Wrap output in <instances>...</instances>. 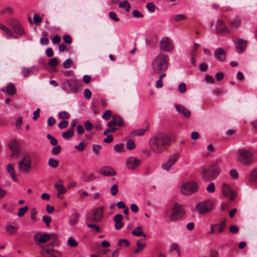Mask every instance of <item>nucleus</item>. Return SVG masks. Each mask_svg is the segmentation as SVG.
I'll return each mask as SVG.
<instances>
[{
	"instance_id": "obj_50",
	"label": "nucleus",
	"mask_w": 257,
	"mask_h": 257,
	"mask_svg": "<svg viewBox=\"0 0 257 257\" xmlns=\"http://www.w3.org/2000/svg\"><path fill=\"white\" fill-rule=\"evenodd\" d=\"M199 46H200V45L198 44H197V43L194 44L193 47V49H192L191 53V56L196 57L197 51V50H198V48L199 47Z\"/></svg>"
},
{
	"instance_id": "obj_33",
	"label": "nucleus",
	"mask_w": 257,
	"mask_h": 257,
	"mask_svg": "<svg viewBox=\"0 0 257 257\" xmlns=\"http://www.w3.org/2000/svg\"><path fill=\"white\" fill-rule=\"evenodd\" d=\"M18 230V227L12 225H7L6 226V232L10 235H13Z\"/></svg>"
},
{
	"instance_id": "obj_49",
	"label": "nucleus",
	"mask_w": 257,
	"mask_h": 257,
	"mask_svg": "<svg viewBox=\"0 0 257 257\" xmlns=\"http://www.w3.org/2000/svg\"><path fill=\"white\" fill-rule=\"evenodd\" d=\"M47 139L50 141V142L51 144V145H52L53 146H56L57 145V140L52 136H51L50 134H48L47 135Z\"/></svg>"
},
{
	"instance_id": "obj_15",
	"label": "nucleus",
	"mask_w": 257,
	"mask_h": 257,
	"mask_svg": "<svg viewBox=\"0 0 257 257\" xmlns=\"http://www.w3.org/2000/svg\"><path fill=\"white\" fill-rule=\"evenodd\" d=\"M91 212L93 216V218H88L87 219V220L99 222L103 217V210L102 207H99L95 209H92Z\"/></svg>"
},
{
	"instance_id": "obj_29",
	"label": "nucleus",
	"mask_w": 257,
	"mask_h": 257,
	"mask_svg": "<svg viewBox=\"0 0 257 257\" xmlns=\"http://www.w3.org/2000/svg\"><path fill=\"white\" fill-rule=\"evenodd\" d=\"M7 170L8 172L10 173L13 180L16 182L18 181V179L15 174L14 168L12 164H9L8 165Z\"/></svg>"
},
{
	"instance_id": "obj_27",
	"label": "nucleus",
	"mask_w": 257,
	"mask_h": 257,
	"mask_svg": "<svg viewBox=\"0 0 257 257\" xmlns=\"http://www.w3.org/2000/svg\"><path fill=\"white\" fill-rule=\"evenodd\" d=\"M216 233L222 232L225 227V221H223L219 223L213 224Z\"/></svg>"
},
{
	"instance_id": "obj_61",
	"label": "nucleus",
	"mask_w": 257,
	"mask_h": 257,
	"mask_svg": "<svg viewBox=\"0 0 257 257\" xmlns=\"http://www.w3.org/2000/svg\"><path fill=\"white\" fill-rule=\"evenodd\" d=\"M58 64L57 59L55 58H53L50 59L49 62V65L51 67H55Z\"/></svg>"
},
{
	"instance_id": "obj_6",
	"label": "nucleus",
	"mask_w": 257,
	"mask_h": 257,
	"mask_svg": "<svg viewBox=\"0 0 257 257\" xmlns=\"http://www.w3.org/2000/svg\"><path fill=\"white\" fill-rule=\"evenodd\" d=\"M79 87L78 81L76 79L67 80L62 83L63 89L67 93L76 92Z\"/></svg>"
},
{
	"instance_id": "obj_63",
	"label": "nucleus",
	"mask_w": 257,
	"mask_h": 257,
	"mask_svg": "<svg viewBox=\"0 0 257 257\" xmlns=\"http://www.w3.org/2000/svg\"><path fill=\"white\" fill-rule=\"evenodd\" d=\"M119 245L127 247L130 245V242L125 239H121L119 241Z\"/></svg>"
},
{
	"instance_id": "obj_20",
	"label": "nucleus",
	"mask_w": 257,
	"mask_h": 257,
	"mask_svg": "<svg viewBox=\"0 0 257 257\" xmlns=\"http://www.w3.org/2000/svg\"><path fill=\"white\" fill-rule=\"evenodd\" d=\"M241 21L240 18L236 17L231 19L228 22V26L230 30H234L240 26Z\"/></svg>"
},
{
	"instance_id": "obj_46",
	"label": "nucleus",
	"mask_w": 257,
	"mask_h": 257,
	"mask_svg": "<svg viewBox=\"0 0 257 257\" xmlns=\"http://www.w3.org/2000/svg\"><path fill=\"white\" fill-rule=\"evenodd\" d=\"M58 116L60 119H66L70 117V114L66 111H62L59 113Z\"/></svg>"
},
{
	"instance_id": "obj_31",
	"label": "nucleus",
	"mask_w": 257,
	"mask_h": 257,
	"mask_svg": "<svg viewBox=\"0 0 257 257\" xmlns=\"http://www.w3.org/2000/svg\"><path fill=\"white\" fill-rule=\"evenodd\" d=\"M74 134V130L73 128H70L66 132H64L62 134V137L63 139L68 140L72 138Z\"/></svg>"
},
{
	"instance_id": "obj_64",
	"label": "nucleus",
	"mask_w": 257,
	"mask_h": 257,
	"mask_svg": "<svg viewBox=\"0 0 257 257\" xmlns=\"http://www.w3.org/2000/svg\"><path fill=\"white\" fill-rule=\"evenodd\" d=\"M133 17L137 18H143V15L137 10H135L132 12Z\"/></svg>"
},
{
	"instance_id": "obj_58",
	"label": "nucleus",
	"mask_w": 257,
	"mask_h": 257,
	"mask_svg": "<svg viewBox=\"0 0 257 257\" xmlns=\"http://www.w3.org/2000/svg\"><path fill=\"white\" fill-rule=\"evenodd\" d=\"M61 150V147L60 145L57 146L52 149L51 153L54 155H56L60 152Z\"/></svg>"
},
{
	"instance_id": "obj_13",
	"label": "nucleus",
	"mask_w": 257,
	"mask_h": 257,
	"mask_svg": "<svg viewBox=\"0 0 257 257\" xmlns=\"http://www.w3.org/2000/svg\"><path fill=\"white\" fill-rule=\"evenodd\" d=\"M180 157L179 153H175L171 155L168 160L162 165V168L167 171H169L171 167L174 165Z\"/></svg>"
},
{
	"instance_id": "obj_21",
	"label": "nucleus",
	"mask_w": 257,
	"mask_h": 257,
	"mask_svg": "<svg viewBox=\"0 0 257 257\" xmlns=\"http://www.w3.org/2000/svg\"><path fill=\"white\" fill-rule=\"evenodd\" d=\"M215 57L219 61H223L225 59L226 54L225 50L221 48H218L214 52Z\"/></svg>"
},
{
	"instance_id": "obj_26",
	"label": "nucleus",
	"mask_w": 257,
	"mask_h": 257,
	"mask_svg": "<svg viewBox=\"0 0 257 257\" xmlns=\"http://www.w3.org/2000/svg\"><path fill=\"white\" fill-rule=\"evenodd\" d=\"M9 147L12 150V153L11 154L12 157L18 158L20 151V148L18 145V143L15 141L13 145H10Z\"/></svg>"
},
{
	"instance_id": "obj_51",
	"label": "nucleus",
	"mask_w": 257,
	"mask_h": 257,
	"mask_svg": "<svg viewBox=\"0 0 257 257\" xmlns=\"http://www.w3.org/2000/svg\"><path fill=\"white\" fill-rule=\"evenodd\" d=\"M28 208L27 206H24L23 207L21 208L18 212V216L19 217H22L27 212Z\"/></svg>"
},
{
	"instance_id": "obj_57",
	"label": "nucleus",
	"mask_w": 257,
	"mask_h": 257,
	"mask_svg": "<svg viewBox=\"0 0 257 257\" xmlns=\"http://www.w3.org/2000/svg\"><path fill=\"white\" fill-rule=\"evenodd\" d=\"M111 115V111L110 110H106L104 113L103 114L102 117L103 119L108 120Z\"/></svg>"
},
{
	"instance_id": "obj_56",
	"label": "nucleus",
	"mask_w": 257,
	"mask_h": 257,
	"mask_svg": "<svg viewBox=\"0 0 257 257\" xmlns=\"http://www.w3.org/2000/svg\"><path fill=\"white\" fill-rule=\"evenodd\" d=\"M178 90L181 93H183L186 91V86L185 83L182 82L179 85Z\"/></svg>"
},
{
	"instance_id": "obj_25",
	"label": "nucleus",
	"mask_w": 257,
	"mask_h": 257,
	"mask_svg": "<svg viewBox=\"0 0 257 257\" xmlns=\"http://www.w3.org/2000/svg\"><path fill=\"white\" fill-rule=\"evenodd\" d=\"M55 188L59 192L57 195V197L60 198V195L65 193L66 190L64 186L63 185V181L62 180H59L57 183L55 184Z\"/></svg>"
},
{
	"instance_id": "obj_11",
	"label": "nucleus",
	"mask_w": 257,
	"mask_h": 257,
	"mask_svg": "<svg viewBox=\"0 0 257 257\" xmlns=\"http://www.w3.org/2000/svg\"><path fill=\"white\" fill-rule=\"evenodd\" d=\"M142 163V160L136 157L132 156L126 159L125 163L127 168L130 170L137 169Z\"/></svg>"
},
{
	"instance_id": "obj_17",
	"label": "nucleus",
	"mask_w": 257,
	"mask_h": 257,
	"mask_svg": "<svg viewBox=\"0 0 257 257\" xmlns=\"http://www.w3.org/2000/svg\"><path fill=\"white\" fill-rule=\"evenodd\" d=\"M51 238V236L48 233L42 234L40 232L35 233L34 235V241L38 243H44L48 241Z\"/></svg>"
},
{
	"instance_id": "obj_1",
	"label": "nucleus",
	"mask_w": 257,
	"mask_h": 257,
	"mask_svg": "<svg viewBox=\"0 0 257 257\" xmlns=\"http://www.w3.org/2000/svg\"><path fill=\"white\" fill-rule=\"evenodd\" d=\"M170 139L168 136L162 132L154 135L149 141L151 150L156 154L163 153L167 147L170 145Z\"/></svg>"
},
{
	"instance_id": "obj_40",
	"label": "nucleus",
	"mask_w": 257,
	"mask_h": 257,
	"mask_svg": "<svg viewBox=\"0 0 257 257\" xmlns=\"http://www.w3.org/2000/svg\"><path fill=\"white\" fill-rule=\"evenodd\" d=\"M187 17L183 14L176 15L172 17V20L175 22H179L186 20Z\"/></svg>"
},
{
	"instance_id": "obj_43",
	"label": "nucleus",
	"mask_w": 257,
	"mask_h": 257,
	"mask_svg": "<svg viewBox=\"0 0 257 257\" xmlns=\"http://www.w3.org/2000/svg\"><path fill=\"white\" fill-rule=\"evenodd\" d=\"M13 13V10L10 7H7L0 11V15H2L5 14L12 15Z\"/></svg>"
},
{
	"instance_id": "obj_7",
	"label": "nucleus",
	"mask_w": 257,
	"mask_h": 257,
	"mask_svg": "<svg viewBox=\"0 0 257 257\" xmlns=\"http://www.w3.org/2000/svg\"><path fill=\"white\" fill-rule=\"evenodd\" d=\"M198 189V185L195 182L191 181L184 183L180 187V191L185 195H190L195 193Z\"/></svg>"
},
{
	"instance_id": "obj_32",
	"label": "nucleus",
	"mask_w": 257,
	"mask_h": 257,
	"mask_svg": "<svg viewBox=\"0 0 257 257\" xmlns=\"http://www.w3.org/2000/svg\"><path fill=\"white\" fill-rule=\"evenodd\" d=\"M142 227L138 226L132 232V233L136 236H143L144 238L146 237V235L142 231Z\"/></svg>"
},
{
	"instance_id": "obj_48",
	"label": "nucleus",
	"mask_w": 257,
	"mask_h": 257,
	"mask_svg": "<svg viewBox=\"0 0 257 257\" xmlns=\"http://www.w3.org/2000/svg\"><path fill=\"white\" fill-rule=\"evenodd\" d=\"M101 149V147L98 145H92V150L95 155H98L99 152Z\"/></svg>"
},
{
	"instance_id": "obj_8",
	"label": "nucleus",
	"mask_w": 257,
	"mask_h": 257,
	"mask_svg": "<svg viewBox=\"0 0 257 257\" xmlns=\"http://www.w3.org/2000/svg\"><path fill=\"white\" fill-rule=\"evenodd\" d=\"M20 170L25 174L29 173L31 171V157L29 155H25L22 161L19 163Z\"/></svg>"
},
{
	"instance_id": "obj_12",
	"label": "nucleus",
	"mask_w": 257,
	"mask_h": 257,
	"mask_svg": "<svg viewBox=\"0 0 257 257\" xmlns=\"http://www.w3.org/2000/svg\"><path fill=\"white\" fill-rule=\"evenodd\" d=\"M221 192L222 195L229 199L233 200L236 197V193L231 188V187L226 183H223L221 187Z\"/></svg>"
},
{
	"instance_id": "obj_39",
	"label": "nucleus",
	"mask_w": 257,
	"mask_h": 257,
	"mask_svg": "<svg viewBox=\"0 0 257 257\" xmlns=\"http://www.w3.org/2000/svg\"><path fill=\"white\" fill-rule=\"evenodd\" d=\"M118 7L119 8H123L125 9L126 12H129L130 9V5L128 3V2L126 0H124L121 2H120L118 4Z\"/></svg>"
},
{
	"instance_id": "obj_19",
	"label": "nucleus",
	"mask_w": 257,
	"mask_h": 257,
	"mask_svg": "<svg viewBox=\"0 0 257 257\" xmlns=\"http://www.w3.org/2000/svg\"><path fill=\"white\" fill-rule=\"evenodd\" d=\"M100 173L105 176H113L116 175V172L112 168L106 166L101 169Z\"/></svg>"
},
{
	"instance_id": "obj_10",
	"label": "nucleus",
	"mask_w": 257,
	"mask_h": 257,
	"mask_svg": "<svg viewBox=\"0 0 257 257\" xmlns=\"http://www.w3.org/2000/svg\"><path fill=\"white\" fill-rule=\"evenodd\" d=\"M8 23L11 27L15 33L19 35H22L25 34L24 29L17 20L14 19H10L8 21Z\"/></svg>"
},
{
	"instance_id": "obj_3",
	"label": "nucleus",
	"mask_w": 257,
	"mask_h": 257,
	"mask_svg": "<svg viewBox=\"0 0 257 257\" xmlns=\"http://www.w3.org/2000/svg\"><path fill=\"white\" fill-rule=\"evenodd\" d=\"M237 161L245 166L252 164L254 160L253 153L248 149L241 148L236 152Z\"/></svg>"
},
{
	"instance_id": "obj_45",
	"label": "nucleus",
	"mask_w": 257,
	"mask_h": 257,
	"mask_svg": "<svg viewBox=\"0 0 257 257\" xmlns=\"http://www.w3.org/2000/svg\"><path fill=\"white\" fill-rule=\"evenodd\" d=\"M114 150L118 153H122L124 151V145L123 144H118L113 147Z\"/></svg>"
},
{
	"instance_id": "obj_35",
	"label": "nucleus",
	"mask_w": 257,
	"mask_h": 257,
	"mask_svg": "<svg viewBox=\"0 0 257 257\" xmlns=\"http://www.w3.org/2000/svg\"><path fill=\"white\" fill-rule=\"evenodd\" d=\"M67 244L70 247H76L78 246V243L73 237L70 236L67 239Z\"/></svg>"
},
{
	"instance_id": "obj_38",
	"label": "nucleus",
	"mask_w": 257,
	"mask_h": 257,
	"mask_svg": "<svg viewBox=\"0 0 257 257\" xmlns=\"http://www.w3.org/2000/svg\"><path fill=\"white\" fill-rule=\"evenodd\" d=\"M249 180L257 183V169H254L250 172Z\"/></svg>"
},
{
	"instance_id": "obj_52",
	"label": "nucleus",
	"mask_w": 257,
	"mask_h": 257,
	"mask_svg": "<svg viewBox=\"0 0 257 257\" xmlns=\"http://www.w3.org/2000/svg\"><path fill=\"white\" fill-rule=\"evenodd\" d=\"M109 17L111 19L116 22L119 21V19L117 17L116 14L114 12H110L109 13Z\"/></svg>"
},
{
	"instance_id": "obj_54",
	"label": "nucleus",
	"mask_w": 257,
	"mask_h": 257,
	"mask_svg": "<svg viewBox=\"0 0 257 257\" xmlns=\"http://www.w3.org/2000/svg\"><path fill=\"white\" fill-rule=\"evenodd\" d=\"M84 125L86 131H89L92 130L93 127L92 123H91L89 120H86L84 122Z\"/></svg>"
},
{
	"instance_id": "obj_4",
	"label": "nucleus",
	"mask_w": 257,
	"mask_h": 257,
	"mask_svg": "<svg viewBox=\"0 0 257 257\" xmlns=\"http://www.w3.org/2000/svg\"><path fill=\"white\" fill-rule=\"evenodd\" d=\"M219 168L214 166H210L208 167H204L202 169L201 172V178L206 181L213 179L219 173Z\"/></svg>"
},
{
	"instance_id": "obj_60",
	"label": "nucleus",
	"mask_w": 257,
	"mask_h": 257,
	"mask_svg": "<svg viewBox=\"0 0 257 257\" xmlns=\"http://www.w3.org/2000/svg\"><path fill=\"white\" fill-rule=\"evenodd\" d=\"M68 125V121L67 120H62L58 124V127L60 129L66 128Z\"/></svg>"
},
{
	"instance_id": "obj_62",
	"label": "nucleus",
	"mask_w": 257,
	"mask_h": 257,
	"mask_svg": "<svg viewBox=\"0 0 257 257\" xmlns=\"http://www.w3.org/2000/svg\"><path fill=\"white\" fill-rule=\"evenodd\" d=\"M96 179V177L95 176V175L92 173H90L86 177V179L85 180V181H86V182L92 181Z\"/></svg>"
},
{
	"instance_id": "obj_24",
	"label": "nucleus",
	"mask_w": 257,
	"mask_h": 257,
	"mask_svg": "<svg viewBox=\"0 0 257 257\" xmlns=\"http://www.w3.org/2000/svg\"><path fill=\"white\" fill-rule=\"evenodd\" d=\"M38 69L37 67L33 66L30 68H27L25 67H23L22 68V73L23 75L25 77H27L33 74L35 71H38Z\"/></svg>"
},
{
	"instance_id": "obj_41",
	"label": "nucleus",
	"mask_w": 257,
	"mask_h": 257,
	"mask_svg": "<svg viewBox=\"0 0 257 257\" xmlns=\"http://www.w3.org/2000/svg\"><path fill=\"white\" fill-rule=\"evenodd\" d=\"M114 121H115V123L117 126H122L123 124V120L122 117L118 115H114L113 116Z\"/></svg>"
},
{
	"instance_id": "obj_34",
	"label": "nucleus",
	"mask_w": 257,
	"mask_h": 257,
	"mask_svg": "<svg viewBox=\"0 0 257 257\" xmlns=\"http://www.w3.org/2000/svg\"><path fill=\"white\" fill-rule=\"evenodd\" d=\"M48 255L49 257H62V254L60 251L52 249H49Z\"/></svg>"
},
{
	"instance_id": "obj_42",
	"label": "nucleus",
	"mask_w": 257,
	"mask_h": 257,
	"mask_svg": "<svg viewBox=\"0 0 257 257\" xmlns=\"http://www.w3.org/2000/svg\"><path fill=\"white\" fill-rule=\"evenodd\" d=\"M126 148L128 150H133L136 148V145L132 140H128L126 144Z\"/></svg>"
},
{
	"instance_id": "obj_59",
	"label": "nucleus",
	"mask_w": 257,
	"mask_h": 257,
	"mask_svg": "<svg viewBox=\"0 0 257 257\" xmlns=\"http://www.w3.org/2000/svg\"><path fill=\"white\" fill-rule=\"evenodd\" d=\"M86 224L88 227L93 229L96 232H99L100 231L99 227L95 224L86 223Z\"/></svg>"
},
{
	"instance_id": "obj_36",
	"label": "nucleus",
	"mask_w": 257,
	"mask_h": 257,
	"mask_svg": "<svg viewBox=\"0 0 257 257\" xmlns=\"http://www.w3.org/2000/svg\"><path fill=\"white\" fill-rule=\"evenodd\" d=\"M79 215L77 213H74L72 215V217L69 219V223L72 226H74L78 221Z\"/></svg>"
},
{
	"instance_id": "obj_5",
	"label": "nucleus",
	"mask_w": 257,
	"mask_h": 257,
	"mask_svg": "<svg viewBox=\"0 0 257 257\" xmlns=\"http://www.w3.org/2000/svg\"><path fill=\"white\" fill-rule=\"evenodd\" d=\"M185 214V211L181 205L178 203H175L170 214L169 215V220L170 221H175L182 218Z\"/></svg>"
},
{
	"instance_id": "obj_47",
	"label": "nucleus",
	"mask_w": 257,
	"mask_h": 257,
	"mask_svg": "<svg viewBox=\"0 0 257 257\" xmlns=\"http://www.w3.org/2000/svg\"><path fill=\"white\" fill-rule=\"evenodd\" d=\"M73 61L70 59H67L63 63V66L65 68H69L73 65Z\"/></svg>"
},
{
	"instance_id": "obj_2",
	"label": "nucleus",
	"mask_w": 257,
	"mask_h": 257,
	"mask_svg": "<svg viewBox=\"0 0 257 257\" xmlns=\"http://www.w3.org/2000/svg\"><path fill=\"white\" fill-rule=\"evenodd\" d=\"M169 57L167 55L159 54L152 61V68L156 73H161L165 71L169 66Z\"/></svg>"
},
{
	"instance_id": "obj_28",
	"label": "nucleus",
	"mask_w": 257,
	"mask_h": 257,
	"mask_svg": "<svg viewBox=\"0 0 257 257\" xmlns=\"http://www.w3.org/2000/svg\"><path fill=\"white\" fill-rule=\"evenodd\" d=\"M3 31V36L6 37L7 39H10L13 36V32L10 30L5 25L4 26L3 28L1 29Z\"/></svg>"
},
{
	"instance_id": "obj_14",
	"label": "nucleus",
	"mask_w": 257,
	"mask_h": 257,
	"mask_svg": "<svg viewBox=\"0 0 257 257\" xmlns=\"http://www.w3.org/2000/svg\"><path fill=\"white\" fill-rule=\"evenodd\" d=\"M160 48L162 51H170L173 48L172 40L168 37H165L162 39L159 43Z\"/></svg>"
},
{
	"instance_id": "obj_22",
	"label": "nucleus",
	"mask_w": 257,
	"mask_h": 257,
	"mask_svg": "<svg viewBox=\"0 0 257 257\" xmlns=\"http://www.w3.org/2000/svg\"><path fill=\"white\" fill-rule=\"evenodd\" d=\"M175 108L177 111L182 114L184 117L189 118L191 116V112L189 109L180 104H176Z\"/></svg>"
},
{
	"instance_id": "obj_9",
	"label": "nucleus",
	"mask_w": 257,
	"mask_h": 257,
	"mask_svg": "<svg viewBox=\"0 0 257 257\" xmlns=\"http://www.w3.org/2000/svg\"><path fill=\"white\" fill-rule=\"evenodd\" d=\"M213 204L211 201L206 200L199 203L196 205V210L199 214H204L213 209Z\"/></svg>"
},
{
	"instance_id": "obj_55",
	"label": "nucleus",
	"mask_w": 257,
	"mask_h": 257,
	"mask_svg": "<svg viewBox=\"0 0 257 257\" xmlns=\"http://www.w3.org/2000/svg\"><path fill=\"white\" fill-rule=\"evenodd\" d=\"M118 191V186L117 184L113 185L110 188V193L113 196L115 195Z\"/></svg>"
},
{
	"instance_id": "obj_30",
	"label": "nucleus",
	"mask_w": 257,
	"mask_h": 257,
	"mask_svg": "<svg viewBox=\"0 0 257 257\" xmlns=\"http://www.w3.org/2000/svg\"><path fill=\"white\" fill-rule=\"evenodd\" d=\"M148 128L144 129V128H140L135 130L133 131L130 134L131 137H134L135 136H142L144 135L145 132L148 130Z\"/></svg>"
},
{
	"instance_id": "obj_18",
	"label": "nucleus",
	"mask_w": 257,
	"mask_h": 257,
	"mask_svg": "<svg viewBox=\"0 0 257 257\" xmlns=\"http://www.w3.org/2000/svg\"><path fill=\"white\" fill-rule=\"evenodd\" d=\"M234 42L235 44L236 51L238 53H242L246 47L247 42L239 38H237Z\"/></svg>"
},
{
	"instance_id": "obj_23",
	"label": "nucleus",
	"mask_w": 257,
	"mask_h": 257,
	"mask_svg": "<svg viewBox=\"0 0 257 257\" xmlns=\"http://www.w3.org/2000/svg\"><path fill=\"white\" fill-rule=\"evenodd\" d=\"M0 90L3 92H6L7 93L10 95H14L17 91L14 84L13 83H9L8 84L6 88H2Z\"/></svg>"
},
{
	"instance_id": "obj_16",
	"label": "nucleus",
	"mask_w": 257,
	"mask_h": 257,
	"mask_svg": "<svg viewBox=\"0 0 257 257\" xmlns=\"http://www.w3.org/2000/svg\"><path fill=\"white\" fill-rule=\"evenodd\" d=\"M230 29L227 27L223 20H218L216 25V32L218 34L230 33Z\"/></svg>"
},
{
	"instance_id": "obj_37",
	"label": "nucleus",
	"mask_w": 257,
	"mask_h": 257,
	"mask_svg": "<svg viewBox=\"0 0 257 257\" xmlns=\"http://www.w3.org/2000/svg\"><path fill=\"white\" fill-rule=\"evenodd\" d=\"M137 248L134 250V252L138 253L142 250H143L146 246V243L145 242H141V240L137 242Z\"/></svg>"
},
{
	"instance_id": "obj_53",
	"label": "nucleus",
	"mask_w": 257,
	"mask_h": 257,
	"mask_svg": "<svg viewBox=\"0 0 257 257\" xmlns=\"http://www.w3.org/2000/svg\"><path fill=\"white\" fill-rule=\"evenodd\" d=\"M51 218L50 216L44 215L43 216V221L45 223L47 227L50 226V222H51Z\"/></svg>"
},
{
	"instance_id": "obj_44",
	"label": "nucleus",
	"mask_w": 257,
	"mask_h": 257,
	"mask_svg": "<svg viewBox=\"0 0 257 257\" xmlns=\"http://www.w3.org/2000/svg\"><path fill=\"white\" fill-rule=\"evenodd\" d=\"M48 165L50 167L52 168H55L58 167L59 165V162L55 159H50L48 160Z\"/></svg>"
}]
</instances>
